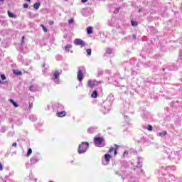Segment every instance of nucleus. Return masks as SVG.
Returning <instances> with one entry per match:
<instances>
[{"label": "nucleus", "instance_id": "nucleus-1", "mask_svg": "<svg viewBox=\"0 0 182 182\" xmlns=\"http://www.w3.org/2000/svg\"><path fill=\"white\" fill-rule=\"evenodd\" d=\"M87 149H89V142H82L78 146L77 152L79 154H83L87 151Z\"/></svg>", "mask_w": 182, "mask_h": 182}, {"label": "nucleus", "instance_id": "nucleus-2", "mask_svg": "<svg viewBox=\"0 0 182 182\" xmlns=\"http://www.w3.org/2000/svg\"><path fill=\"white\" fill-rule=\"evenodd\" d=\"M104 141L105 139L102 137L96 136L94 138V143L97 147H103L105 146Z\"/></svg>", "mask_w": 182, "mask_h": 182}, {"label": "nucleus", "instance_id": "nucleus-3", "mask_svg": "<svg viewBox=\"0 0 182 182\" xmlns=\"http://www.w3.org/2000/svg\"><path fill=\"white\" fill-rule=\"evenodd\" d=\"M100 85V82L96 80H89L87 82L88 87L92 89V87H96V86H99Z\"/></svg>", "mask_w": 182, "mask_h": 182}, {"label": "nucleus", "instance_id": "nucleus-4", "mask_svg": "<svg viewBox=\"0 0 182 182\" xmlns=\"http://www.w3.org/2000/svg\"><path fill=\"white\" fill-rule=\"evenodd\" d=\"M180 158V153L178 151H173L171 152V154L168 156V159L171 160H176V159H178Z\"/></svg>", "mask_w": 182, "mask_h": 182}, {"label": "nucleus", "instance_id": "nucleus-5", "mask_svg": "<svg viewBox=\"0 0 182 182\" xmlns=\"http://www.w3.org/2000/svg\"><path fill=\"white\" fill-rule=\"evenodd\" d=\"M74 44H75L76 46H86V43H85L83 40L80 38H76L74 41Z\"/></svg>", "mask_w": 182, "mask_h": 182}, {"label": "nucleus", "instance_id": "nucleus-6", "mask_svg": "<svg viewBox=\"0 0 182 182\" xmlns=\"http://www.w3.org/2000/svg\"><path fill=\"white\" fill-rule=\"evenodd\" d=\"M114 148L113 146H111L109 148L108 153H110L111 151H113V150H114V157H116V156H117V148L119 147V145L114 144Z\"/></svg>", "mask_w": 182, "mask_h": 182}, {"label": "nucleus", "instance_id": "nucleus-7", "mask_svg": "<svg viewBox=\"0 0 182 182\" xmlns=\"http://www.w3.org/2000/svg\"><path fill=\"white\" fill-rule=\"evenodd\" d=\"M77 80H79V82H82V80H83V72L80 68H78Z\"/></svg>", "mask_w": 182, "mask_h": 182}, {"label": "nucleus", "instance_id": "nucleus-8", "mask_svg": "<svg viewBox=\"0 0 182 182\" xmlns=\"http://www.w3.org/2000/svg\"><path fill=\"white\" fill-rule=\"evenodd\" d=\"M60 75V73H59V71L58 70H55L54 74H53V76L55 79L56 81H55V83H56L57 85H59V76Z\"/></svg>", "mask_w": 182, "mask_h": 182}, {"label": "nucleus", "instance_id": "nucleus-9", "mask_svg": "<svg viewBox=\"0 0 182 182\" xmlns=\"http://www.w3.org/2000/svg\"><path fill=\"white\" fill-rule=\"evenodd\" d=\"M111 159H112V156L110 154H106L105 155V160L107 164H105V165L109 164V162L110 161Z\"/></svg>", "mask_w": 182, "mask_h": 182}, {"label": "nucleus", "instance_id": "nucleus-10", "mask_svg": "<svg viewBox=\"0 0 182 182\" xmlns=\"http://www.w3.org/2000/svg\"><path fill=\"white\" fill-rule=\"evenodd\" d=\"M38 161H39V159L36 157H33L30 160L31 164H35V163H38Z\"/></svg>", "mask_w": 182, "mask_h": 182}, {"label": "nucleus", "instance_id": "nucleus-11", "mask_svg": "<svg viewBox=\"0 0 182 182\" xmlns=\"http://www.w3.org/2000/svg\"><path fill=\"white\" fill-rule=\"evenodd\" d=\"M58 117H65L66 116V112L62 111L57 113Z\"/></svg>", "mask_w": 182, "mask_h": 182}, {"label": "nucleus", "instance_id": "nucleus-12", "mask_svg": "<svg viewBox=\"0 0 182 182\" xmlns=\"http://www.w3.org/2000/svg\"><path fill=\"white\" fill-rule=\"evenodd\" d=\"M87 33L88 35H92V33H93V27L92 26H89L87 28Z\"/></svg>", "mask_w": 182, "mask_h": 182}, {"label": "nucleus", "instance_id": "nucleus-13", "mask_svg": "<svg viewBox=\"0 0 182 182\" xmlns=\"http://www.w3.org/2000/svg\"><path fill=\"white\" fill-rule=\"evenodd\" d=\"M40 6H41V1L36 2L33 4V8L34 9H36V11H38Z\"/></svg>", "mask_w": 182, "mask_h": 182}, {"label": "nucleus", "instance_id": "nucleus-14", "mask_svg": "<svg viewBox=\"0 0 182 182\" xmlns=\"http://www.w3.org/2000/svg\"><path fill=\"white\" fill-rule=\"evenodd\" d=\"M13 73L16 76H21V75H22V71H20L19 70H14Z\"/></svg>", "mask_w": 182, "mask_h": 182}, {"label": "nucleus", "instance_id": "nucleus-15", "mask_svg": "<svg viewBox=\"0 0 182 182\" xmlns=\"http://www.w3.org/2000/svg\"><path fill=\"white\" fill-rule=\"evenodd\" d=\"M98 96V93L97 90H94L91 95V97H92V99H96Z\"/></svg>", "mask_w": 182, "mask_h": 182}, {"label": "nucleus", "instance_id": "nucleus-16", "mask_svg": "<svg viewBox=\"0 0 182 182\" xmlns=\"http://www.w3.org/2000/svg\"><path fill=\"white\" fill-rule=\"evenodd\" d=\"M9 102H10V103H11V105H13V106H14V107H19V105H18V103H16V102H14V100L10 99Z\"/></svg>", "mask_w": 182, "mask_h": 182}, {"label": "nucleus", "instance_id": "nucleus-17", "mask_svg": "<svg viewBox=\"0 0 182 182\" xmlns=\"http://www.w3.org/2000/svg\"><path fill=\"white\" fill-rule=\"evenodd\" d=\"M72 48V45L70 44H67L65 46V52H69L70 49Z\"/></svg>", "mask_w": 182, "mask_h": 182}, {"label": "nucleus", "instance_id": "nucleus-18", "mask_svg": "<svg viewBox=\"0 0 182 182\" xmlns=\"http://www.w3.org/2000/svg\"><path fill=\"white\" fill-rule=\"evenodd\" d=\"M8 16H9V18H16V16H15V14H14V13L8 11Z\"/></svg>", "mask_w": 182, "mask_h": 182}, {"label": "nucleus", "instance_id": "nucleus-19", "mask_svg": "<svg viewBox=\"0 0 182 182\" xmlns=\"http://www.w3.org/2000/svg\"><path fill=\"white\" fill-rule=\"evenodd\" d=\"M137 164L138 166L136 167H139V168H141V167H143V164H141V162L140 161V158H138Z\"/></svg>", "mask_w": 182, "mask_h": 182}, {"label": "nucleus", "instance_id": "nucleus-20", "mask_svg": "<svg viewBox=\"0 0 182 182\" xmlns=\"http://www.w3.org/2000/svg\"><path fill=\"white\" fill-rule=\"evenodd\" d=\"M166 134H167V132L166 131L159 133V136H160L161 137H164V136H166Z\"/></svg>", "mask_w": 182, "mask_h": 182}, {"label": "nucleus", "instance_id": "nucleus-21", "mask_svg": "<svg viewBox=\"0 0 182 182\" xmlns=\"http://www.w3.org/2000/svg\"><path fill=\"white\" fill-rule=\"evenodd\" d=\"M31 154H32V149H28V151H27V154L26 156L29 157V156H31Z\"/></svg>", "mask_w": 182, "mask_h": 182}, {"label": "nucleus", "instance_id": "nucleus-22", "mask_svg": "<svg viewBox=\"0 0 182 182\" xmlns=\"http://www.w3.org/2000/svg\"><path fill=\"white\" fill-rule=\"evenodd\" d=\"M29 90L31 92H35L36 90V89L35 88V86L31 85L30 87H29Z\"/></svg>", "mask_w": 182, "mask_h": 182}, {"label": "nucleus", "instance_id": "nucleus-23", "mask_svg": "<svg viewBox=\"0 0 182 182\" xmlns=\"http://www.w3.org/2000/svg\"><path fill=\"white\" fill-rule=\"evenodd\" d=\"M41 27L43 28L44 32H48V28H46V26H45V25L41 24Z\"/></svg>", "mask_w": 182, "mask_h": 182}, {"label": "nucleus", "instance_id": "nucleus-24", "mask_svg": "<svg viewBox=\"0 0 182 182\" xmlns=\"http://www.w3.org/2000/svg\"><path fill=\"white\" fill-rule=\"evenodd\" d=\"M112 48H107L106 50V53H107L108 55H112Z\"/></svg>", "mask_w": 182, "mask_h": 182}, {"label": "nucleus", "instance_id": "nucleus-25", "mask_svg": "<svg viewBox=\"0 0 182 182\" xmlns=\"http://www.w3.org/2000/svg\"><path fill=\"white\" fill-rule=\"evenodd\" d=\"M21 46H23L25 45V36L22 37V41L21 43Z\"/></svg>", "mask_w": 182, "mask_h": 182}, {"label": "nucleus", "instance_id": "nucleus-26", "mask_svg": "<svg viewBox=\"0 0 182 182\" xmlns=\"http://www.w3.org/2000/svg\"><path fill=\"white\" fill-rule=\"evenodd\" d=\"M87 53L88 56H90V55H92V49L90 48L87 49Z\"/></svg>", "mask_w": 182, "mask_h": 182}, {"label": "nucleus", "instance_id": "nucleus-27", "mask_svg": "<svg viewBox=\"0 0 182 182\" xmlns=\"http://www.w3.org/2000/svg\"><path fill=\"white\" fill-rule=\"evenodd\" d=\"M132 26H137L138 23H136V21H131Z\"/></svg>", "mask_w": 182, "mask_h": 182}, {"label": "nucleus", "instance_id": "nucleus-28", "mask_svg": "<svg viewBox=\"0 0 182 182\" xmlns=\"http://www.w3.org/2000/svg\"><path fill=\"white\" fill-rule=\"evenodd\" d=\"M1 78L2 80H5L6 79V76L4 74H1Z\"/></svg>", "mask_w": 182, "mask_h": 182}, {"label": "nucleus", "instance_id": "nucleus-29", "mask_svg": "<svg viewBox=\"0 0 182 182\" xmlns=\"http://www.w3.org/2000/svg\"><path fill=\"white\" fill-rule=\"evenodd\" d=\"M147 130H149V132H151V130H153V126L149 125L147 127Z\"/></svg>", "mask_w": 182, "mask_h": 182}, {"label": "nucleus", "instance_id": "nucleus-30", "mask_svg": "<svg viewBox=\"0 0 182 182\" xmlns=\"http://www.w3.org/2000/svg\"><path fill=\"white\" fill-rule=\"evenodd\" d=\"M23 7L25 9H26L29 8V5H28V4H24L23 5Z\"/></svg>", "mask_w": 182, "mask_h": 182}, {"label": "nucleus", "instance_id": "nucleus-31", "mask_svg": "<svg viewBox=\"0 0 182 182\" xmlns=\"http://www.w3.org/2000/svg\"><path fill=\"white\" fill-rule=\"evenodd\" d=\"M33 107V103L29 102V109H32Z\"/></svg>", "mask_w": 182, "mask_h": 182}, {"label": "nucleus", "instance_id": "nucleus-32", "mask_svg": "<svg viewBox=\"0 0 182 182\" xmlns=\"http://www.w3.org/2000/svg\"><path fill=\"white\" fill-rule=\"evenodd\" d=\"M4 170V166H2V164L0 163V171H2Z\"/></svg>", "mask_w": 182, "mask_h": 182}, {"label": "nucleus", "instance_id": "nucleus-33", "mask_svg": "<svg viewBox=\"0 0 182 182\" xmlns=\"http://www.w3.org/2000/svg\"><path fill=\"white\" fill-rule=\"evenodd\" d=\"M73 22H75V20H73V18L70 19L68 21L69 23H73Z\"/></svg>", "mask_w": 182, "mask_h": 182}, {"label": "nucleus", "instance_id": "nucleus-34", "mask_svg": "<svg viewBox=\"0 0 182 182\" xmlns=\"http://www.w3.org/2000/svg\"><path fill=\"white\" fill-rule=\"evenodd\" d=\"M6 82L0 80V85H5Z\"/></svg>", "mask_w": 182, "mask_h": 182}, {"label": "nucleus", "instance_id": "nucleus-35", "mask_svg": "<svg viewBox=\"0 0 182 182\" xmlns=\"http://www.w3.org/2000/svg\"><path fill=\"white\" fill-rule=\"evenodd\" d=\"M114 14H119V9H116L115 11H114Z\"/></svg>", "mask_w": 182, "mask_h": 182}, {"label": "nucleus", "instance_id": "nucleus-36", "mask_svg": "<svg viewBox=\"0 0 182 182\" xmlns=\"http://www.w3.org/2000/svg\"><path fill=\"white\" fill-rule=\"evenodd\" d=\"M132 38H133V39H134V41H136V34H133V35H132Z\"/></svg>", "mask_w": 182, "mask_h": 182}, {"label": "nucleus", "instance_id": "nucleus-37", "mask_svg": "<svg viewBox=\"0 0 182 182\" xmlns=\"http://www.w3.org/2000/svg\"><path fill=\"white\" fill-rule=\"evenodd\" d=\"M0 182H6V179L0 178Z\"/></svg>", "mask_w": 182, "mask_h": 182}, {"label": "nucleus", "instance_id": "nucleus-38", "mask_svg": "<svg viewBox=\"0 0 182 182\" xmlns=\"http://www.w3.org/2000/svg\"><path fill=\"white\" fill-rule=\"evenodd\" d=\"M16 146H17L16 142L13 143V144H12V146H13V147H16Z\"/></svg>", "mask_w": 182, "mask_h": 182}, {"label": "nucleus", "instance_id": "nucleus-39", "mask_svg": "<svg viewBox=\"0 0 182 182\" xmlns=\"http://www.w3.org/2000/svg\"><path fill=\"white\" fill-rule=\"evenodd\" d=\"M87 1H89V0H81V2L82 4H85V3L87 2Z\"/></svg>", "mask_w": 182, "mask_h": 182}, {"label": "nucleus", "instance_id": "nucleus-40", "mask_svg": "<svg viewBox=\"0 0 182 182\" xmlns=\"http://www.w3.org/2000/svg\"><path fill=\"white\" fill-rule=\"evenodd\" d=\"M100 75H103V71H100L98 73V75L100 76Z\"/></svg>", "mask_w": 182, "mask_h": 182}, {"label": "nucleus", "instance_id": "nucleus-41", "mask_svg": "<svg viewBox=\"0 0 182 182\" xmlns=\"http://www.w3.org/2000/svg\"><path fill=\"white\" fill-rule=\"evenodd\" d=\"M178 56H179V58H181H181H182V52H180V53H179Z\"/></svg>", "mask_w": 182, "mask_h": 182}, {"label": "nucleus", "instance_id": "nucleus-42", "mask_svg": "<svg viewBox=\"0 0 182 182\" xmlns=\"http://www.w3.org/2000/svg\"><path fill=\"white\" fill-rule=\"evenodd\" d=\"M18 59H22V55L21 54L18 55Z\"/></svg>", "mask_w": 182, "mask_h": 182}, {"label": "nucleus", "instance_id": "nucleus-43", "mask_svg": "<svg viewBox=\"0 0 182 182\" xmlns=\"http://www.w3.org/2000/svg\"><path fill=\"white\" fill-rule=\"evenodd\" d=\"M92 130H93V129L90 128V129H88V132H92Z\"/></svg>", "mask_w": 182, "mask_h": 182}, {"label": "nucleus", "instance_id": "nucleus-44", "mask_svg": "<svg viewBox=\"0 0 182 182\" xmlns=\"http://www.w3.org/2000/svg\"><path fill=\"white\" fill-rule=\"evenodd\" d=\"M141 11H142V9H139L138 10V12L140 14V12H141Z\"/></svg>", "mask_w": 182, "mask_h": 182}, {"label": "nucleus", "instance_id": "nucleus-45", "mask_svg": "<svg viewBox=\"0 0 182 182\" xmlns=\"http://www.w3.org/2000/svg\"><path fill=\"white\" fill-rule=\"evenodd\" d=\"M54 22L53 21H50V25H53Z\"/></svg>", "mask_w": 182, "mask_h": 182}, {"label": "nucleus", "instance_id": "nucleus-46", "mask_svg": "<svg viewBox=\"0 0 182 182\" xmlns=\"http://www.w3.org/2000/svg\"><path fill=\"white\" fill-rule=\"evenodd\" d=\"M124 154H129V152L124 151Z\"/></svg>", "mask_w": 182, "mask_h": 182}, {"label": "nucleus", "instance_id": "nucleus-47", "mask_svg": "<svg viewBox=\"0 0 182 182\" xmlns=\"http://www.w3.org/2000/svg\"><path fill=\"white\" fill-rule=\"evenodd\" d=\"M32 13H29V16L31 18Z\"/></svg>", "mask_w": 182, "mask_h": 182}, {"label": "nucleus", "instance_id": "nucleus-48", "mask_svg": "<svg viewBox=\"0 0 182 182\" xmlns=\"http://www.w3.org/2000/svg\"><path fill=\"white\" fill-rule=\"evenodd\" d=\"M45 66H46V64H43L42 67L45 68Z\"/></svg>", "mask_w": 182, "mask_h": 182}, {"label": "nucleus", "instance_id": "nucleus-49", "mask_svg": "<svg viewBox=\"0 0 182 182\" xmlns=\"http://www.w3.org/2000/svg\"><path fill=\"white\" fill-rule=\"evenodd\" d=\"M25 1H26L27 2H31V0H25Z\"/></svg>", "mask_w": 182, "mask_h": 182}, {"label": "nucleus", "instance_id": "nucleus-50", "mask_svg": "<svg viewBox=\"0 0 182 182\" xmlns=\"http://www.w3.org/2000/svg\"><path fill=\"white\" fill-rule=\"evenodd\" d=\"M4 1H5V0H0V2H4Z\"/></svg>", "mask_w": 182, "mask_h": 182}, {"label": "nucleus", "instance_id": "nucleus-51", "mask_svg": "<svg viewBox=\"0 0 182 182\" xmlns=\"http://www.w3.org/2000/svg\"><path fill=\"white\" fill-rule=\"evenodd\" d=\"M163 70V72H164V70H166V68H163V70Z\"/></svg>", "mask_w": 182, "mask_h": 182}, {"label": "nucleus", "instance_id": "nucleus-52", "mask_svg": "<svg viewBox=\"0 0 182 182\" xmlns=\"http://www.w3.org/2000/svg\"><path fill=\"white\" fill-rule=\"evenodd\" d=\"M141 173H143V169H141Z\"/></svg>", "mask_w": 182, "mask_h": 182}, {"label": "nucleus", "instance_id": "nucleus-53", "mask_svg": "<svg viewBox=\"0 0 182 182\" xmlns=\"http://www.w3.org/2000/svg\"><path fill=\"white\" fill-rule=\"evenodd\" d=\"M124 117H126L127 119L128 117L127 116H124Z\"/></svg>", "mask_w": 182, "mask_h": 182}, {"label": "nucleus", "instance_id": "nucleus-54", "mask_svg": "<svg viewBox=\"0 0 182 182\" xmlns=\"http://www.w3.org/2000/svg\"><path fill=\"white\" fill-rule=\"evenodd\" d=\"M65 1H68V0H65Z\"/></svg>", "mask_w": 182, "mask_h": 182}, {"label": "nucleus", "instance_id": "nucleus-55", "mask_svg": "<svg viewBox=\"0 0 182 182\" xmlns=\"http://www.w3.org/2000/svg\"><path fill=\"white\" fill-rule=\"evenodd\" d=\"M50 182H53V181H50Z\"/></svg>", "mask_w": 182, "mask_h": 182}]
</instances>
